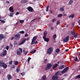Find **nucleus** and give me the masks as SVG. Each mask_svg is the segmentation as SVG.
I'll return each mask as SVG.
<instances>
[{
	"label": "nucleus",
	"instance_id": "nucleus-1",
	"mask_svg": "<svg viewBox=\"0 0 80 80\" xmlns=\"http://www.w3.org/2000/svg\"><path fill=\"white\" fill-rule=\"evenodd\" d=\"M0 67H3L4 69H6L7 68L8 66L5 63L3 62V61L2 60L0 62Z\"/></svg>",
	"mask_w": 80,
	"mask_h": 80
},
{
	"label": "nucleus",
	"instance_id": "nucleus-2",
	"mask_svg": "<svg viewBox=\"0 0 80 80\" xmlns=\"http://www.w3.org/2000/svg\"><path fill=\"white\" fill-rule=\"evenodd\" d=\"M30 39V38L29 37H28L26 39H23L22 40V41L21 42L19 43V45H23V44H24L25 43V42L26 41H28V40H29Z\"/></svg>",
	"mask_w": 80,
	"mask_h": 80
},
{
	"label": "nucleus",
	"instance_id": "nucleus-3",
	"mask_svg": "<svg viewBox=\"0 0 80 80\" xmlns=\"http://www.w3.org/2000/svg\"><path fill=\"white\" fill-rule=\"evenodd\" d=\"M53 52V48L52 47H50L49 48L47 51V53L48 55H50Z\"/></svg>",
	"mask_w": 80,
	"mask_h": 80
},
{
	"label": "nucleus",
	"instance_id": "nucleus-4",
	"mask_svg": "<svg viewBox=\"0 0 80 80\" xmlns=\"http://www.w3.org/2000/svg\"><path fill=\"white\" fill-rule=\"evenodd\" d=\"M52 65L50 63H48L47 65V66L46 68H45V70L46 71H47L48 70H50V68H51V67H52Z\"/></svg>",
	"mask_w": 80,
	"mask_h": 80
},
{
	"label": "nucleus",
	"instance_id": "nucleus-5",
	"mask_svg": "<svg viewBox=\"0 0 80 80\" xmlns=\"http://www.w3.org/2000/svg\"><path fill=\"white\" fill-rule=\"evenodd\" d=\"M20 38V35L18 34H15L14 35V39L16 40H19Z\"/></svg>",
	"mask_w": 80,
	"mask_h": 80
},
{
	"label": "nucleus",
	"instance_id": "nucleus-6",
	"mask_svg": "<svg viewBox=\"0 0 80 80\" xmlns=\"http://www.w3.org/2000/svg\"><path fill=\"white\" fill-rule=\"evenodd\" d=\"M69 40V36H68L64 38L63 40V42H66V43H67V42H68V41Z\"/></svg>",
	"mask_w": 80,
	"mask_h": 80
},
{
	"label": "nucleus",
	"instance_id": "nucleus-7",
	"mask_svg": "<svg viewBox=\"0 0 80 80\" xmlns=\"http://www.w3.org/2000/svg\"><path fill=\"white\" fill-rule=\"evenodd\" d=\"M27 9L29 11V12H32L33 11V9L32 7L30 6L28 7Z\"/></svg>",
	"mask_w": 80,
	"mask_h": 80
},
{
	"label": "nucleus",
	"instance_id": "nucleus-8",
	"mask_svg": "<svg viewBox=\"0 0 80 80\" xmlns=\"http://www.w3.org/2000/svg\"><path fill=\"white\" fill-rule=\"evenodd\" d=\"M68 67L66 68L62 71V73H66V72L68 71Z\"/></svg>",
	"mask_w": 80,
	"mask_h": 80
},
{
	"label": "nucleus",
	"instance_id": "nucleus-9",
	"mask_svg": "<svg viewBox=\"0 0 80 80\" xmlns=\"http://www.w3.org/2000/svg\"><path fill=\"white\" fill-rule=\"evenodd\" d=\"M37 40V37L36 36L34 37L32 40V42L31 43V45H33L34 44V42H35V41Z\"/></svg>",
	"mask_w": 80,
	"mask_h": 80
},
{
	"label": "nucleus",
	"instance_id": "nucleus-10",
	"mask_svg": "<svg viewBox=\"0 0 80 80\" xmlns=\"http://www.w3.org/2000/svg\"><path fill=\"white\" fill-rule=\"evenodd\" d=\"M37 40V37L36 36L34 37L32 40V42L31 43V45H33L34 44V42H35V41Z\"/></svg>",
	"mask_w": 80,
	"mask_h": 80
},
{
	"label": "nucleus",
	"instance_id": "nucleus-11",
	"mask_svg": "<svg viewBox=\"0 0 80 80\" xmlns=\"http://www.w3.org/2000/svg\"><path fill=\"white\" fill-rule=\"evenodd\" d=\"M58 79V77L55 75H53L52 78V80H57Z\"/></svg>",
	"mask_w": 80,
	"mask_h": 80
},
{
	"label": "nucleus",
	"instance_id": "nucleus-12",
	"mask_svg": "<svg viewBox=\"0 0 80 80\" xmlns=\"http://www.w3.org/2000/svg\"><path fill=\"white\" fill-rule=\"evenodd\" d=\"M8 79V80H11L12 78V77L11 76L10 74H8L7 76Z\"/></svg>",
	"mask_w": 80,
	"mask_h": 80
},
{
	"label": "nucleus",
	"instance_id": "nucleus-13",
	"mask_svg": "<svg viewBox=\"0 0 80 80\" xmlns=\"http://www.w3.org/2000/svg\"><path fill=\"white\" fill-rule=\"evenodd\" d=\"M9 10L10 12H14V10H13V8L12 7H10L9 8Z\"/></svg>",
	"mask_w": 80,
	"mask_h": 80
},
{
	"label": "nucleus",
	"instance_id": "nucleus-14",
	"mask_svg": "<svg viewBox=\"0 0 80 80\" xmlns=\"http://www.w3.org/2000/svg\"><path fill=\"white\" fill-rule=\"evenodd\" d=\"M43 39H44L45 42H49V38H47L46 37H45L43 38Z\"/></svg>",
	"mask_w": 80,
	"mask_h": 80
},
{
	"label": "nucleus",
	"instance_id": "nucleus-15",
	"mask_svg": "<svg viewBox=\"0 0 80 80\" xmlns=\"http://www.w3.org/2000/svg\"><path fill=\"white\" fill-rule=\"evenodd\" d=\"M3 38H4V36H3V35L2 34H1L0 35V40H2V39H3Z\"/></svg>",
	"mask_w": 80,
	"mask_h": 80
},
{
	"label": "nucleus",
	"instance_id": "nucleus-16",
	"mask_svg": "<svg viewBox=\"0 0 80 80\" xmlns=\"http://www.w3.org/2000/svg\"><path fill=\"white\" fill-rule=\"evenodd\" d=\"M42 80H47V78H46V75H44L42 76Z\"/></svg>",
	"mask_w": 80,
	"mask_h": 80
},
{
	"label": "nucleus",
	"instance_id": "nucleus-17",
	"mask_svg": "<svg viewBox=\"0 0 80 80\" xmlns=\"http://www.w3.org/2000/svg\"><path fill=\"white\" fill-rule=\"evenodd\" d=\"M59 73L60 71H58L56 72L54 75H55L56 76H57L58 77V76L59 75Z\"/></svg>",
	"mask_w": 80,
	"mask_h": 80
},
{
	"label": "nucleus",
	"instance_id": "nucleus-18",
	"mask_svg": "<svg viewBox=\"0 0 80 80\" xmlns=\"http://www.w3.org/2000/svg\"><path fill=\"white\" fill-rule=\"evenodd\" d=\"M47 32H44V35L43 36V38L46 37V36H47Z\"/></svg>",
	"mask_w": 80,
	"mask_h": 80
},
{
	"label": "nucleus",
	"instance_id": "nucleus-19",
	"mask_svg": "<svg viewBox=\"0 0 80 80\" xmlns=\"http://www.w3.org/2000/svg\"><path fill=\"white\" fill-rule=\"evenodd\" d=\"M74 17H75V15H74V14H72L69 15V18H74Z\"/></svg>",
	"mask_w": 80,
	"mask_h": 80
},
{
	"label": "nucleus",
	"instance_id": "nucleus-20",
	"mask_svg": "<svg viewBox=\"0 0 80 80\" xmlns=\"http://www.w3.org/2000/svg\"><path fill=\"white\" fill-rule=\"evenodd\" d=\"M23 52L24 53V54H25V55H26L27 53H28V51H26L25 52V50L24 49L23 51Z\"/></svg>",
	"mask_w": 80,
	"mask_h": 80
},
{
	"label": "nucleus",
	"instance_id": "nucleus-21",
	"mask_svg": "<svg viewBox=\"0 0 80 80\" xmlns=\"http://www.w3.org/2000/svg\"><path fill=\"white\" fill-rule=\"evenodd\" d=\"M58 64H56L52 67L53 69H55L56 67H58Z\"/></svg>",
	"mask_w": 80,
	"mask_h": 80
},
{
	"label": "nucleus",
	"instance_id": "nucleus-22",
	"mask_svg": "<svg viewBox=\"0 0 80 80\" xmlns=\"http://www.w3.org/2000/svg\"><path fill=\"white\" fill-rule=\"evenodd\" d=\"M64 68V65H62L61 66L59 67V70H62V68Z\"/></svg>",
	"mask_w": 80,
	"mask_h": 80
},
{
	"label": "nucleus",
	"instance_id": "nucleus-23",
	"mask_svg": "<svg viewBox=\"0 0 80 80\" xmlns=\"http://www.w3.org/2000/svg\"><path fill=\"white\" fill-rule=\"evenodd\" d=\"M72 3H73V1H72V0H70L68 3V5H72Z\"/></svg>",
	"mask_w": 80,
	"mask_h": 80
},
{
	"label": "nucleus",
	"instance_id": "nucleus-24",
	"mask_svg": "<svg viewBox=\"0 0 80 80\" xmlns=\"http://www.w3.org/2000/svg\"><path fill=\"white\" fill-rule=\"evenodd\" d=\"M2 54H3L4 56H5V55H6L7 54V51L6 50H5Z\"/></svg>",
	"mask_w": 80,
	"mask_h": 80
},
{
	"label": "nucleus",
	"instance_id": "nucleus-25",
	"mask_svg": "<svg viewBox=\"0 0 80 80\" xmlns=\"http://www.w3.org/2000/svg\"><path fill=\"white\" fill-rule=\"evenodd\" d=\"M14 63L15 65H18V62L17 61H15Z\"/></svg>",
	"mask_w": 80,
	"mask_h": 80
},
{
	"label": "nucleus",
	"instance_id": "nucleus-26",
	"mask_svg": "<svg viewBox=\"0 0 80 80\" xmlns=\"http://www.w3.org/2000/svg\"><path fill=\"white\" fill-rule=\"evenodd\" d=\"M64 7H65L62 6V7L60 8L59 9L60 10V11H63L64 10Z\"/></svg>",
	"mask_w": 80,
	"mask_h": 80
},
{
	"label": "nucleus",
	"instance_id": "nucleus-27",
	"mask_svg": "<svg viewBox=\"0 0 80 80\" xmlns=\"http://www.w3.org/2000/svg\"><path fill=\"white\" fill-rule=\"evenodd\" d=\"M18 44V42L17 41H15L14 42V46H16V45H17Z\"/></svg>",
	"mask_w": 80,
	"mask_h": 80
},
{
	"label": "nucleus",
	"instance_id": "nucleus-28",
	"mask_svg": "<svg viewBox=\"0 0 80 80\" xmlns=\"http://www.w3.org/2000/svg\"><path fill=\"white\" fill-rule=\"evenodd\" d=\"M71 35H75V31L73 30L71 32Z\"/></svg>",
	"mask_w": 80,
	"mask_h": 80
},
{
	"label": "nucleus",
	"instance_id": "nucleus-29",
	"mask_svg": "<svg viewBox=\"0 0 80 80\" xmlns=\"http://www.w3.org/2000/svg\"><path fill=\"white\" fill-rule=\"evenodd\" d=\"M80 78V75H78L75 77V79L77 80V78Z\"/></svg>",
	"mask_w": 80,
	"mask_h": 80
},
{
	"label": "nucleus",
	"instance_id": "nucleus-30",
	"mask_svg": "<svg viewBox=\"0 0 80 80\" xmlns=\"http://www.w3.org/2000/svg\"><path fill=\"white\" fill-rule=\"evenodd\" d=\"M21 52L18 51H17V53L18 55H20L21 54Z\"/></svg>",
	"mask_w": 80,
	"mask_h": 80
},
{
	"label": "nucleus",
	"instance_id": "nucleus-31",
	"mask_svg": "<svg viewBox=\"0 0 80 80\" xmlns=\"http://www.w3.org/2000/svg\"><path fill=\"white\" fill-rule=\"evenodd\" d=\"M57 38V35L56 34H54L53 36V38L54 40H55V38Z\"/></svg>",
	"mask_w": 80,
	"mask_h": 80
},
{
	"label": "nucleus",
	"instance_id": "nucleus-32",
	"mask_svg": "<svg viewBox=\"0 0 80 80\" xmlns=\"http://www.w3.org/2000/svg\"><path fill=\"white\" fill-rule=\"evenodd\" d=\"M13 12H11L10 13V14L9 15V16L11 17H13Z\"/></svg>",
	"mask_w": 80,
	"mask_h": 80
},
{
	"label": "nucleus",
	"instance_id": "nucleus-33",
	"mask_svg": "<svg viewBox=\"0 0 80 80\" xmlns=\"http://www.w3.org/2000/svg\"><path fill=\"white\" fill-rule=\"evenodd\" d=\"M23 22H24V20H19V22L20 23H23Z\"/></svg>",
	"mask_w": 80,
	"mask_h": 80
},
{
	"label": "nucleus",
	"instance_id": "nucleus-34",
	"mask_svg": "<svg viewBox=\"0 0 80 80\" xmlns=\"http://www.w3.org/2000/svg\"><path fill=\"white\" fill-rule=\"evenodd\" d=\"M59 52H60V49L58 48H57L56 50V53H59Z\"/></svg>",
	"mask_w": 80,
	"mask_h": 80
},
{
	"label": "nucleus",
	"instance_id": "nucleus-35",
	"mask_svg": "<svg viewBox=\"0 0 80 80\" xmlns=\"http://www.w3.org/2000/svg\"><path fill=\"white\" fill-rule=\"evenodd\" d=\"M74 61H75V62H77V61H78V58L77 57H76L75 58Z\"/></svg>",
	"mask_w": 80,
	"mask_h": 80
},
{
	"label": "nucleus",
	"instance_id": "nucleus-36",
	"mask_svg": "<svg viewBox=\"0 0 80 80\" xmlns=\"http://www.w3.org/2000/svg\"><path fill=\"white\" fill-rule=\"evenodd\" d=\"M18 51L20 52H21V53H22V49L20 48H19Z\"/></svg>",
	"mask_w": 80,
	"mask_h": 80
},
{
	"label": "nucleus",
	"instance_id": "nucleus-37",
	"mask_svg": "<svg viewBox=\"0 0 80 80\" xmlns=\"http://www.w3.org/2000/svg\"><path fill=\"white\" fill-rule=\"evenodd\" d=\"M25 33V32L23 31H22L19 32V33H21L22 34H23Z\"/></svg>",
	"mask_w": 80,
	"mask_h": 80
},
{
	"label": "nucleus",
	"instance_id": "nucleus-38",
	"mask_svg": "<svg viewBox=\"0 0 80 80\" xmlns=\"http://www.w3.org/2000/svg\"><path fill=\"white\" fill-rule=\"evenodd\" d=\"M62 15L63 14H60L58 16V17H62Z\"/></svg>",
	"mask_w": 80,
	"mask_h": 80
},
{
	"label": "nucleus",
	"instance_id": "nucleus-39",
	"mask_svg": "<svg viewBox=\"0 0 80 80\" xmlns=\"http://www.w3.org/2000/svg\"><path fill=\"white\" fill-rule=\"evenodd\" d=\"M0 22H1V23H5V21L3 20H1Z\"/></svg>",
	"mask_w": 80,
	"mask_h": 80
},
{
	"label": "nucleus",
	"instance_id": "nucleus-40",
	"mask_svg": "<svg viewBox=\"0 0 80 80\" xmlns=\"http://www.w3.org/2000/svg\"><path fill=\"white\" fill-rule=\"evenodd\" d=\"M31 60V58H28V63H29L30 62V60Z\"/></svg>",
	"mask_w": 80,
	"mask_h": 80
},
{
	"label": "nucleus",
	"instance_id": "nucleus-41",
	"mask_svg": "<svg viewBox=\"0 0 80 80\" xmlns=\"http://www.w3.org/2000/svg\"><path fill=\"white\" fill-rule=\"evenodd\" d=\"M78 35V34L77 33H75V35H73L74 37L75 38H76L77 37V36Z\"/></svg>",
	"mask_w": 80,
	"mask_h": 80
},
{
	"label": "nucleus",
	"instance_id": "nucleus-42",
	"mask_svg": "<svg viewBox=\"0 0 80 80\" xmlns=\"http://www.w3.org/2000/svg\"><path fill=\"white\" fill-rule=\"evenodd\" d=\"M36 52V50H34L33 51H31L30 52V53H35Z\"/></svg>",
	"mask_w": 80,
	"mask_h": 80
},
{
	"label": "nucleus",
	"instance_id": "nucleus-43",
	"mask_svg": "<svg viewBox=\"0 0 80 80\" xmlns=\"http://www.w3.org/2000/svg\"><path fill=\"white\" fill-rule=\"evenodd\" d=\"M19 71H20V70L18 68H17L16 70V72H17V73H18Z\"/></svg>",
	"mask_w": 80,
	"mask_h": 80
},
{
	"label": "nucleus",
	"instance_id": "nucleus-44",
	"mask_svg": "<svg viewBox=\"0 0 80 80\" xmlns=\"http://www.w3.org/2000/svg\"><path fill=\"white\" fill-rule=\"evenodd\" d=\"M43 62H44V63H46L47 62V59H45L43 61Z\"/></svg>",
	"mask_w": 80,
	"mask_h": 80
},
{
	"label": "nucleus",
	"instance_id": "nucleus-45",
	"mask_svg": "<svg viewBox=\"0 0 80 80\" xmlns=\"http://www.w3.org/2000/svg\"><path fill=\"white\" fill-rule=\"evenodd\" d=\"M9 49V46H7L6 47V49L7 50H8Z\"/></svg>",
	"mask_w": 80,
	"mask_h": 80
},
{
	"label": "nucleus",
	"instance_id": "nucleus-46",
	"mask_svg": "<svg viewBox=\"0 0 80 80\" xmlns=\"http://www.w3.org/2000/svg\"><path fill=\"white\" fill-rule=\"evenodd\" d=\"M12 61H11L9 62V65H12Z\"/></svg>",
	"mask_w": 80,
	"mask_h": 80
},
{
	"label": "nucleus",
	"instance_id": "nucleus-47",
	"mask_svg": "<svg viewBox=\"0 0 80 80\" xmlns=\"http://www.w3.org/2000/svg\"><path fill=\"white\" fill-rule=\"evenodd\" d=\"M59 23H60V21H57V25H59Z\"/></svg>",
	"mask_w": 80,
	"mask_h": 80
},
{
	"label": "nucleus",
	"instance_id": "nucleus-48",
	"mask_svg": "<svg viewBox=\"0 0 80 80\" xmlns=\"http://www.w3.org/2000/svg\"><path fill=\"white\" fill-rule=\"evenodd\" d=\"M52 22H55V21H56V19H52Z\"/></svg>",
	"mask_w": 80,
	"mask_h": 80
},
{
	"label": "nucleus",
	"instance_id": "nucleus-49",
	"mask_svg": "<svg viewBox=\"0 0 80 80\" xmlns=\"http://www.w3.org/2000/svg\"><path fill=\"white\" fill-rule=\"evenodd\" d=\"M19 13V12H16L15 15H18Z\"/></svg>",
	"mask_w": 80,
	"mask_h": 80
},
{
	"label": "nucleus",
	"instance_id": "nucleus-50",
	"mask_svg": "<svg viewBox=\"0 0 80 80\" xmlns=\"http://www.w3.org/2000/svg\"><path fill=\"white\" fill-rule=\"evenodd\" d=\"M54 29V28L53 27H52L51 28V30H53Z\"/></svg>",
	"mask_w": 80,
	"mask_h": 80
},
{
	"label": "nucleus",
	"instance_id": "nucleus-51",
	"mask_svg": "<svg viewBox=\"0 0 80 80\" xmlns=\"http://www.w3.org/2000/svg\"><path fill=\"white\" fill-rule=\"evenodd\" d=\"M49 7V6H48V7H47V8H46V12H48V8Z\"/></svg>",
	"mask_w": 80,
	"mask_h": 80
},
{
	"label": "nucleus",
	"instance_id": "nucleus-52",
	"mask_svg": "<svg viewBox=\"0 0 80 80\" xmlns=\"http://www.w3.org/2000/svg\"><path fill=\"white\" fill-rule=\"evenodd\" d=\"M0 57H3L4 55H3V54H0Z\"/></svg>",
	"mask_w": 80,
	"mask_h": 80
},
{
	"label": "nucleus",
	"instance_id": "nucleus-53",
	"mask_svg": "<svg viewBox=\"0 0 80 80\" xmlns=\"http://www.w3.org/2000/svg\"><path fill=\"white\" fill-rule=\"evenodd\" d=\"M26 2H27V1L26 0H23V2L24 3H26Z\"/></svg>",
	"mask_w": 80,
	"mask_h": 80
},
{
	"label": "nucleus",
	"instance_id": "nucleus-54",
	"mask_svg": "<svg viewBox=\"0 0 80 80\" xmlns=\"http://www.w3.org/2000/svg\"><path fill=\"white\" fill-rule=\"evenodd\" d=\"M14 38H15L14 37H12L11 39V40H13V39H14Z\"/></svg>",
	"mask_w": 80,
	"mask_h": 80
},
{
	"label": "nucleus",
	"instance_id": "nucleus-55",
	"mask_svg": "<svg viewBox=\"0 0 80 80\" xmlns=\"http://www.w3.org/2000/svg\"><path fill=\"white\" fill-rule=\"evenodd\" d=\"M25 37H28V34H27V33H26L25 34Z\"/></svg>",
	"mask_w": 80,
	"mask_h": 80
},
{
	"label": "nucleus",
	"instance_id": "nucleus-56",
	"mask_svg": "<svg viewBox=\"0 0 80 80\" xmlns=\"http://www.w3.org/2000/svg\"><path fill=\"white\" fill-rule=\"evenodd\" d=\"M10 46L11 47H13V45H12V44L11 43L10 44Z\"/></svg>",
	"mask_w": 80,
	"mask_h": 80
},
{
	"label": "nucleus",
	"instance_id": "nucleus-57",
	"mask_svg": "<svg viewBox=\"0 0 80 80\" xmlns=\"http://www.w3.org/2000/svg\"><path fill=\"white\" fill-rule=\"evenodd\" d=\"M34 43V44H37V43H38V42L37 41H36Z\"/></svg>",
	"mask_w": 80,
	"mask_h": 80
},
{
	"label": "nucleus",
	"instance_id": "nucleus-58",
	"mask_svg": "<svg viewBox=\"0 0 80 80\" xmlns=\"http://www.w3.org/2000/svg\"><path fill=\"white\" fill-rule=\"evenodd\" d=\"M6 3L8 4V3H10V2H9V1H6Z\"/></svg>",
	"mask_w": 80,
	"mask_h": 80
},
{
	"label": "nucleus",
	"instance_id": "nucleus-59",
	"mask_svg": "<svg viewBox=\"0 0 80 80\" xmlns=\"http://www.w3.org/2000/svg\"><path fill=\"white\" fill-rule=\"evenodd\" d=\"M68 50H69V49H66L65 50V52H68Z\"/></svg>",
	"mask_w": 80,
	"mask_h": 80
},
{
	"label": "nucleus",
	"instance_id": "nucleus-60",
	"mask_svg": "<svg viewBox=\"0 0 80 80\" xmlns=\"http://www.w3.org/2000/svg\"><path fill=\"white\" fill-rule=\"evenodd\" d=\"M25 72H23V73H22L23 74H22V76H24V75H25Z\"/></svg>",
	"mask_w": 80,
	"mask_h": 80
},
{
	"label": "nucleus",
	"instance_id": "nucleus-61",
	"mask_svg": "<svg viewBox=\"0 0 80 80\" xmlns=\"http://www.w3.org/2000/svg\"><path fill=\"white\" fill-rule=\"evenodd\" d=\"M74 23H72V27H74Z\"/></svg>",
	"mask_w": 80,
	"mask_h": 80
},
{
	"label": "nucleus",
	"instance_id": "nucleus-62",
	"mask_svg": "<svg viewBox=\"0 0 80 80\" xmlns=\"http://www.w3.org/2000/svg\"><path fill=\"white\" fill-rule=\"evenodd\" d=\"M21 3H23V0H22L21 2Z\"/></svg>",
	"mask_w": 80,
	"mask_h": 80
},
{
	"label": "nucleus",
	"instance_id": "nucleus-63",
	"mask_svg": "<svg viewBox=\"0 0 80 80\" xmlns=\"http://www.w3.org/2000/svg\"><path fill=\"white\" fill-rule=\"evenodd\" d=\"M64 16H67V14H63Z\"/></svg>",
	"mask_w": 80,
	"mask_h": 80
},
{
	"label": "nucleus",
	"instance_id": "nucleus-64",
	"mask_svg": "<svg viewBox=\"0 0 80 80\" xmlns=\"http://www.w3.org/2000/svg\"><path fill=\"white\" fill-rule=\"evenodd\" d=\"M79 25L80 26V20H79Z\"/></svg>",
	"mask_w": 80,
	"mask_h": 80
}]
</instances>
